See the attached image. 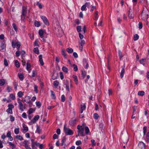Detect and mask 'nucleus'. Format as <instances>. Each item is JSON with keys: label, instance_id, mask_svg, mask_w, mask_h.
Returning a JSON list of instances; mask_svg holds the SVG:
<instances>
[{"label": "nucleus", "instance_id": "cd10ccee", "mask_svg": "<svg viewBox=\"0 0 149 149\" xmlns=\"http://www.w3.org/2000/svg\"><path fill=\"white\" fill-rule=\"evenodd\" d=\"M66 51L69 53H71L73 52V49L71 48H67L66 49Z\"/></svg>", "mask_w": 149, "mask_h": 149}, {"label": "nucleus", "instance_id": "1a4fd4ad", "mask_svg": "<svg viewBox=\"0 0 149 149\" xmlns=\"http://www.w3.org/2000/svg\"><path fill=\"white\" fill-rule=\"evenodd\" d=\"M42 20L44 23L46 25H48L49 24V22L48 21L47 18L45 16H40Z\"/></svg>", "mask_w": 149, "mask_h": 149}, {"label": "nucleus", "instance_id": "de8ad7c7", "mask_svg": "<svg viewBox=\"0 0 149 149\" xmlns=\"http://www.w3.org/2000/svg\"><path fill=\"white\" fill-rule=\"evenodd\" d=\"M33 111V109L32 108H30L29 110L28 113L29 115H30Z\"/></svg>", "mask_w": 149, "mask_h": 149}, {"label": "nucleus", "instance_id": "6e6d98bb", "mask_svg": "<svg viewBox=\"0 0 149 149\" xmlns=\"http://www.w3.org/2000/svg\"><path fill=\"white\" fill-rule=\"evenodd\" d=\"M16 44L17 48L18 50H19L21 45L20 44L19 42H16Z\"/></svg>", "mask_w": 149, "mask_h": 149}, {"label": "nucleus", "instance_id": "0e129e2a", "mask_svg": "<svg viewBox=\"0 0 149 149\" xmlns=\"http://www.w3.org/2000/svg\"><path fill=\"white\" fill-rule=\"evenodd\" d=\"M139 28V29H141L142 28L143 26L141 22H139L138 24Z\"/></svg>", "mask_w": 149, "mask_h": 149}, {"label": "nucleus", "instance_id": "423d86ee", "mask_svg": "<svg viewBox=\"0 0 149 149\" xmlns=\"http://www.w3.org/2000/svg\"><path fill=\"white\" fill-rule=\"evenodd\" d=\"M8 109L6 111L8 113L12 114L13 113L12 109L14 108L13 105L11 104H9L8 105Z\"/></svg>", "mask_w": 149, "mask_h": 149}, {"label": "nucleus", "instance_id": "f704fd0d", "mask_svg": "<svg viewBox=\"0 0 149 149\" xmlns=\"http://www.w3.org/2000/svg\"><path fill=\"white\" fill-rule=\"evenodd\" d=\"M23 130L25 131V132H27L28 130V128L25 125L23 126Z\"/></svg>", "mask_w": 149, "mask_h": 149}, {"label": "nucleus", "instance_id": "2f4dec72", "mask_svg": "<svg viewBox=\"0 0 149 149\" xmlns=\"http://www.w3.org/2000/svg\"><path fill=\"white\" fill-rule=\"evenodd\" d=\"M12 91V89L11 87L8 86L7 87V91L8 92H10Z\"/></svg>", "mask_w": 149, "mask_h": 149}, {"label": "nucleus", "instance_id": "39448f33", "mask_svg": "<svg viewBox=\"0 0 149 149\" xmlns=\"http://www.w3.org/2000/svg\"><path fill=\"white\" fill-rule=\"evenodd\" d=\"M40 116L38 115L35 116L34 118L30 121L29 124L31 125H32L35 123L39 118Z\"/></svg>", "mask_w": 149, "mask_h": 149}, {"label": "nucleus", "instance_id": "052dcab7", "mask_svg": "<svg viewBox=\"0 0 149 149\" xmlns=\"http://www.w3.org/2000/svg\"><path fill=\"white\" fill-rule=\"evenodd\" d=\"M61 101L64 102L65 100V97L64 95H62L61 96Z\"/></svg>", "mask_w": 149, "mask_h": 149}, {"label": "nucleus", "instance_id": "f257e3e1", "mask_svg": "<svg viewBox=\"0 0 149 149\" xmlns=\"http://www.w3.org/2000/svg\"><path fill=\"white\" fill-rule=\"evenodd\" d=\"M77 128L78 130V132L79 135H80L82 136H84L85 135V134L84 132V127L82 126L78 125Z\"/></svg>", "mask_w": 149, "mask_h": 149}, {"label": "nucleus", "instance_id": "9b49d317", "mask_svg": "<svg viewBox=\"0 0 149 149\" xmlns=\"http://www.w3.org/2000/svg\"><path fill=\"white\" fill-rule=\"evenodd\" d=\"M18 103L19 104V110L22 111H23L24 108L23 107L22 103L20 101H18Z\"/></svg>", "mask_w": 149, "mask_h": 149}, {"label": "nucleus", "instance_id": "0eeeda50", "mask_svg": "<svg viewBox=\"0 0 149 149\" xmlns=\"http://www.w3.org/2000/svg\"><path fill=\"white\" fill-rule=\"evenodd\" d=\"M56 33L58 36L61 37L63 34V32L62 29L60 28L56 29Z\"/></svg>", "mask_w": 149, "mask_h": 149}, {"label": "nucleus", "instance_id": "a878e982", "mask_svg": "<svg viewBox=\"0 0 149 149\" xmlns=\"http://www.w3.org/2000/svg\"><path fill=\"white\" fill-rule=\"evenodd\" d=\"M125 73V70L124 68H123V69L122 70L120 74V77L122 78L123 77L124 74Z\"/></svg>", "mask_w": 149, "mask_h": 149}, {"label": "nucleus", "instance_id": "bf43d9fd", "mask_svg": "<svg viewBox=\"0 0 149 149\" xmlns=\"http://www.w3.org/2000/svg\"><path fill=\"white\" fill-rule=\"evenodd\" d=\"M81 27L80 26H78L77 27V29L78 32H80L81 31Z\"/></svg>", "mask_w": 149, "mask_h": 149}, {"label": "nucleus", "instance_id": "ea45409f", "mask_svg": "<svg viewBox=\"0 0 149 149\" xmlns=\"http://www.w3.org/2000/svg\"><path fill=\"white\" fill-rule=\"evenodd\" d=\"M62 55L65 58H67V55L66 54L64 50H62Z\"/></svg>", "mask_w": 149, "mask_h": 149}, {"label": "nucleus", "instance_id": "49530a36", "mask_svg": "<svg viewBox=\"0 0 149 149\" xmlns=\"http://www.w3.org/2000/svg\"><path fill=\"white\" fill-rule=\"evenodd\" d=\"M36 105L37 107H40L41 106V104L39 101L36 102Z\"/></svg>", "mask_w": 149, "mask_h": 149}, {"label": "nucleus", "instance_id": "ddd939ff", "mask_svg": "<svg viewBox=\"0 0 149 149\" xmlns=\"http://www.w3.org/2000/svg\"><path fill=\"white\" fill-rule=\"evenodd\" d=\"M30 98H31L29 96H26L25 97L24 101L27 103H29L31 102L30 100Z\"/></svg>", "mask_w": 149, "mask_h": 149}, {"label": "nucleus", "instance_id": "f03ea898", "mask_svg": "<svg viewBox=\"0 0 149 149\" xmlns=\"http://www.w3.org/2000/svg\"><path fill=\"white\" fill-rule=\"evenodd\" d=\"M66 125H65L64 127V130L65 134L67 135H72L73 134V132L69 128L66 127Z\"/></svg>", "mask_w": 149, "mask_h": 149}, {"label": "nucleus", "instance_id": "8fccbe9b", "mask_svg": "<svg viewBox=\"0 0 149 149\" xmlns=\"http://www.w3.org/2000/svg\"><path fill=\"white\" fill-rule=\"evenodd\" d=\"M4 64L6 66L8 65L7 60L6 58H4Z\"/></svg>", "mask_w": 149, "mask_h": 149}, {"label": "nucleus", "instance_id": "7ed1b4c3", "mask_svg": "<svg viewBox=\"0 0 149 149\" xmlns=\"http://www.w3.org/2000/svg\"><path fill=\"white\" fill-rule=\"evenodd\" d=\"M22 14L21 15V19L24 20L26 15L27 8L25 6H23L22 9Z\"/></svg>", "mask_w": 149, "mask_h": 149}, {"label": "nucleus", "instance_id": "e2e57ef3", "mask_svg": "<svg viewBox=\"0 0 149 149\" xmlns=\"http://www.w3.org/2000/svg\"><path fill=\"white\" fill-rule=\"evenodd\" d=\"M20 54H21L20 52L18 50L16 51V54L17 56L19 57L20 56Z\"/></svg>", "mask_w": 149, "mask_h": 149}, {"label": "nucleus", "instance_id": "aec40b11", "mask_svg": "<svg viewBox=\"0 0 149 149\" xmlns=\"http://www.w3.org/2000/svg\"><path fill=\"white\" fill-rule=\"evenodd\" d=\"M39 34L40 36V37L41 38H43V35L44 34V32L42 30H40L39 31Z\"/></svg>", "mask_w": 149, "mask_h": 149}, {"label": "nucleus", "instance_id": "412c9836", "mask_svg": "<svg viewBox=\"0 0 149 149\" xmlns=\"http://www.w3.org/2000/svg\"><path fill=\"white\" fill-rule=\"evenodd\" d=\"M145 92L143 91H139L138 93V95L141 96H143Z\"/></svg>", "mask_w": 149, "mask_h": 149}, {"label": "nucleus", "instance_id": "603ef678", "mask_svg": "<svg viewBox=\"0 0 149 149\" xmlns=\"http://www.w3.org/2000/svg\"><path fill=\"white\" fill-rule=\"evenodd\" d=\"M41 131V130L40 127L38 126L37 127L36 132L40 133Z\"/></svg>", "mask_w": 149, "mask_h": 149}, {"label": "nucleus", "instance_id": "473e14b6", "mask_svg": "<svg viewBox=\"0 0 149 149\" xmlns=\"http://www.w3.org/2000/svg\"><path fill=\"white\" fill-rule=\"evenodd\" d=\"M33 52L36 54H38L39 53V51L38 47H36L34 49Z\"/></svg>", "mask_w": 149, "mask_h": 149}, {"label": "nucleus", "instance_id": "774afa93", "mask_svg": "<svg viewBox=\"0 0 149 149\" xmlns=\"http://www.w3.org/2000/svg\"><path fill=\"white\" fill-rule=\"evenodd\" d=\"M118 54H119V57L120 59H121V58L123 57V55H122V53L121 51H119Z\"/></svg>", "mask_w": 149, "mask_h": 149}, {"label": "nucleus", "instance_id": "c9c22d12", "mask_svg": "<svg viewBox=\"0 0 149 149\" xmlns=\"http://www.w3.org/2000/svg\"><path fill=\"white\" fill-rule=\"evenodd\" d=\"M13 27L15 31H17V26L15 23H13L12 24Z\"/></svg>", "mask_w": 149, "mask_h": 149}, {"label": "nucleus", "instance_id": "4be33fe9", "mask_svg": "<svg viewBox=\"0 0 149 149\" xmlns=\"http://www.w3.org/2000/svg\"><path fill=\"white\" fill-rule=\"evenodd\" d=\"M16 138L19 140L20 141H22L23 140V137L21 135H17L16 136Z\"/></svg>", "mask_w": 149, "mask_h": 149}, {"label": "nucleus", "instance_id": "7c9ffc66", "mask_svg": "<svg viewBox=\"0 0 149 149\" xmlns=\"http://www.w3.org/2000/svg\"><path fill=\"white\" fill-rule=\"evenodd\" d=\"M17 95L18 97H21L24 94L22 91H20L18 92Z\"/></svg>", "mask_w": 149, "mask_h": 149}, {"label": "nucleus", "instance_id": "680f3d73", "mask_svg": "<svg viewBox=\"0 0 149 149\" xmlns=\"http://www.w3.org/2000/svg\"><path fill=\"white\" fill-rule=\"evenodd\" d=\"M35 25L36 26L39 27L40 26L39 23L37 21H35L34 22Z\"/></svg>", "mask_w": 149, "mask_h": 149}, {"label": "nucleus", "instance_id": "20e7f679", "mask_svg": "<svg viewBox=\"0 0 149 149\" xmlns=\"http://www.w3.org/2000/svg\"><path fill=\"white\" fill-rule=\"evenodd\" d=\"M147 11H143L141 15V18L143 20L146 21L148 18V15Z\"/></svg>", "mask_w": 149, "mask_h": 149}, {"label": "nucleus", "instance_id": "6e6552de", "mask_svg": "<svg viewBox=\"0 0 149 149\" xmlns=\"http://www.w3.org/2000/svg\"><path fill=\"white\" fill-rule=\"evenodd\" d=\"M1 46L0 47V50L3 51V50H6V45L5 41L3 40L1 42Z\"/></svg>", "mask_w": 149, "mask_h": 149}, {"label": "nucleus", "instance_id": "2eb2a0df", "mask_svg": "<svg viewBox=\"0 0 149 149\" xmlns=\"http://www.w3.org/2000/svg\"><path fill=\"white\" fill-rule=\"evenodd\" d=\"M42 55H40L39 56V61L40 63V64L41 65H44V62L42 59Z\"/></svg>", "mask_w": 149, "mask_h": 149}, {"label": "nucleus", "instance_id": "5701e85b", "mask_svg": "<svg viewBox=\"0 0 149 149\" xmlns=\"http://www.w3.org/2000/svg\"><path fill=\"white\" fill-rule=\"evenodd\" d=\"M5 82V80L4 79H0V86H3Z\"/></svg>", "mask_w": 149, "mask_h": 149}, {"label": "nucleus", "instance_id": "864d4df0", "mask_svg": "<svg viewBox=\"0 0 149 149\" xmlns=\"http://www.w3.org/2000/svg\"><path fill=\"white\" fill-rule=\"evenodd\" d=\"M93 117L95 119H97L99 117V116L97 113H95L94 114Z\"/></svg>", "mask_w": 149, "mask_h": 149}, {"label": "nucleus", "instance_id": "72a5a7b5", "mask_svg": "<svg viewBox=\"0 0 149 149\" xmlns=\"http://www.w3.org/2000/svg\"><path fill=\"white\" fill-rule=\"evenodd\" d=\"M10 98L13 100H15L16 98L15 95L13 94H10Z\"/></svg>", "mask_w": 149, "mask_h": 149}, {"label": "nucleus", "instance_id": "3c124183", "mask_svg": "<svg viewBox=\"0 0 149 149\" xmlns=\"http://www.w3.org/2000/svg\"><path fill=\"white\" fill-rule=\"evenodd\" d=\"M81 75H82V78L84 79L85 78L86 75V72L85 71L82 72Z\"/></svg>", "mask_w": 149, "mask_h": 149}, {"label": "nucleus", "instance_id": "13d9d810", "mask_svg": "<svg viewBox=\"0 0 149 149\" xmlns=\"http://www.w3.org/2000/svg\"><path fill=\"white\" fill-rule=\"evenodd\" d=\"M86 6L84 5L81 6V10L82 11H84L85 10H86Z\"/></svg>", "mask_w": 149, "mask_h": 149}, {"label": "nucleus", "instance_id": "4468645a", "mask_svg": "<svg viewBox=\"0 0 149 149\" xmlns=\"http://www.w3.org/2000/svg\"><path fill=\"white\" fill-rule=\"evenodd\" d=\"M76 119L75 118H72L69 121V124L71 125H73L76 123Z\"/></svg>", "mask_w": 149, "mask_h": 149}, {"label": "nucleus", "instance_id": "393cba45", "mask_svg": "<svg viewBox=\"0 0 149 149\" xmlns=\"http://www.w3.org/2000/svg\"><path fill=\"white\" fill-rule=\"evenodd\" d=\"M59 82L57 80H55L53 82V85L55 87H57L59 85Z\"/></svg>", "mask_w": 149, "mask_h": 149}, {"label": "nucleus", "instance_id": "e433bc0d", "mask_svg": "<svg viewBox=\"0 0 149 149\" xmlns=\"http://www.w3.org/2000/svg\"><path fill=\"white\" fill-rule=\"evenodd\" d=\"M15 133L16 134H18L19 133V128H16L14 130Z\"/></svg>", "mask_w": 149, "mask_h": 149}, {"label": "nucleus", "instance_id": "f8f14e48", "mask_svg": "<svg viewBox=\"0 0 149 149\" xmlns=\"http://www.w3.org/2000/svg\"><path fill=\"white\" fill-rule=\"evenodd\" d=\"M83 63L84 68L86 69H87L88 67V64L86 59H83Z\"/></svg>", "mask_w": 149, "mask_h": 149}, {"label": "nucleus", "instance_id": "a19ab883", "mask_svg": "<svg viewBox=\"0 0 149 149\" xmlns=\"http://www.w3.org/2000/svg\"><path fill=\"white\" fill-rule=\"evenodd\" d=\"M85 134H87L89 132V130L88 127H86L85 128Z\"/></svg>", "mask_w": 149, "mask_h": 149}, {"label": "nucleus", "instance_id": "69168bd1", "mask_svg": "<svg viewBox=\"0 0 149 149\" xmlns=\"http://www.w3.org/2000/svg\"><path fill=\"white\" fill-rule=\"evenodd\" d=\"M85 44V41L84 40H81L80 43V45L83 46Z\"/></svg>", "mask_w": 149, "mask_h": 149}, {"label": "nucleus", "instance_id": "09e8293b", "mask_svg": "<svg viewBox=\"0 0 149 149\" xmlns=\"http://www.w3.org/2000/svg\"><path fill=\"white\" fill-rule=\"evenodd\" d=\"M75 143L77 145L79 146L81 144V141L78 140Z\"/></svg>", "mask_w": 149, "mask_h": 149}, {"label": "nucleus", "instance_id": "5fc2aeb1", "mask_svg": "<svg viewBox=\"0 0 149 149\" xmlns=\"http://www.w3.org/2000/svg\"><path fill=\"white\" fill-rule=\"evenodd\" d=\"M17 45L16 43H15L14 40H13L12 42V45L13 48H14L15 47V45Z\"/></svg>", "mask_w": 149, "mask_h": 149}, {"label": "nucleus", "instance_id": "f3484780", "mask_svg": "<svg viewBox=\"0 0 149 149\" xmlns=\"http://www.w3.org/2000/svg\"><path fill=\"white\" fill-rule=\"evenodd\" d=\"M28 141H24L22 142V146H23L25 148L29 146L28 144Z\"/></svg>", "mask_w": 149, "mask_h": 149}, {"label": "nucleus", "instance_id": "79ce46f5", "mask_svg": "<svg viewBox=\"0 0 149 149\" xmlns=\"http://www.w3.org/2000/svg\"><path fill=\"white\" fill-rule=\"evenodd\" d=\"M36 5L38 6L40 9H42V4L39 3V2L38 1L37 2Z\"/></svg>", "mask_w": 149, "mask_h": 149}, {"label": "nucleus", "instance_id": "b1692460", "mask_svg": "<svg viewBox=\"0 0 149 149\" xmlns=\"http://www.w3.org/2000/svg\"><path fill=\"white\" fill-rule=\"evenodd\" d=\"M18 75L19 79L21 81L23 80L24 79V76L22 74H18Z\"/></svg>", "mask_w": 149, "mask_h": 149}, {"label": "nucleus", "instance_id": "4d7b16f0", "mask_svg": "<svg viewBox=\"0 0 149 149\" xmlns=\"http://www.w3.org/2000/svg\"><path fill=\"white\" fill-rule=\"evenodd\" d=\"M31 67V65L29 63H27V66H26V69L28 70H29V68Z\"/></svg>", "mask_w": 149, "mask_h": 149}, {"label": "nucleus", "instance_id": "6ab92c4d", "mask_svg": "<svg viewBox=\"0 0 149 149\" xmlns=\"http://www.w3.org/2000/svg\"><path fill=\"white\" fill-rule=\"evenodd\" d=\"M132 10L131 9H129V10L128 17L130 19L133 18V17L132 15Z\"/></svg>", "mask_w": 149, "mask_h": 149}, {"label": "nucleus", "instance_id": "c756f323", "mask_svg": "<svg viewBox=\"0 0 149 149\" xmlns=\"http://www.w3.org/2000/svg\"><path fill=\"white\" fill-rule=\"evenodd\" d=\"M62 70L65 73H67L68 72V69L65 67L63 66L62 68Z\"/></svg>", "mask_w": 149, "mask_h": 149}, {"label": "nucleus", "instance_id": "9d476101", "mask_svg": "<svg viewBox=\"0 0 149 149\" xmlns=\"http://www.w3.org/2000/svg\"><path fill=\"white\" fill-rule=\"evenodd\" d=\"M138 146L141 149H145V146L144 143L141 142H139L138 143Z\"/></svg>", "mask_w": 149, "mask_h": 149}, {"label": "nucleus", "instance_id": "c85d7f7f", "mask_svg": "<svg viewBox=\"0 0 149 149\" xmlns=\"http://www.w3.org/2000/svg\"><path fill=\"white\" fill-rule=\"evenodd\" d=\"M98 14V12L97 11H96L95 12V17L94 18V19L95 20H97L98 19V17L97 16Z\"/></svg>", "mask_w": 149, "mask_h": 149}, {"label": "nucleus", "instance_id": "4c0bfd02", "mask_svg": "<svg viewBox=\"0 0 149 149\" xmlns=\"http://www.w3.org/2000/svg\"><path fill=\"white\" fill-rule=\"evenodd\" d=\"M15 65L16 66L17 68L19 67L20 65L19 63L17 60H16L15 62Z\"/></svg>", "mask_w": 149, "mask_h": 149}, {"label": "nucleus", "instance_id": "58836bf2", "mask_svg": "<svg viewBox=\"0 0 149 149\" xmlns=\"http://www.w3.org/2000/svg\"><path fill=\"white\" fill-rule=\"evenodd\" d=\"M139 38V36L137 34H135L134 36V40H137Z\"/></svg>", "mask_w": 149, "mask_h": 149}, {"label": "nucleus", "instance_id": "dca6fc26", "mask_svg": "<svg viewBox=\"0 0 149 149\" xmlns=\"http://www.w3.org/2000/svg\"><path fill=\"white\" fill-rule=\"evenodd\" d=\"M72 77L74 79L75 84L77 85L78 84V81L77 77L76 75H73L72 76Z\"/></svg>", "mask_w": 149, "mask_h": 149}, {"label": "nucleus", "instance_id": "bb28decb", "mask_svg": "<svg viewBox=\"0 0 149 149\" xmlns=\"http://www.w3.org/2000/svg\"><path fill=\"white\" fill-rule=\"evenodd\" d=\"M50 92L51 93V96L52 98L53 99H55L56 98V97L54 93L51 90Z\"/></svg>", "mask_w": 149, "mask_h": 149}, {"label": "nucleus", "instance_id": "a211bd4d", "mask_svg": "<svg viewBox=\"0 0 149 149\" xmlns=\"http://www.w3.org/2000/svg\"><path fill=\"white\" fill-rule=\"evenodd\" d=\"M86 109V106L85 104L81 105V110L80 112L82 113L83 112V111Z\"/></svg>", "mask_w": 149, "mask_h": 149}, {"label": "nucleus", "instance_id": "37998d69", "mask_svg": "<svg viewBox=\"0 0 149 149\" xmlns=\"http://www.w3.org/2000/svg\"><path fill=\"white\" fill-rule=\"evenodd\" d=\"M34 91L36 93H37L38 92V86L36 85H34Z\"/></svg>", "mask_w": 149, "mask_h": 149}, {"label": "nucleus", "instance_id": "338daca9", "mask_svg": "<svg viewBox=\"0 0 149 149\" xmlns=\"http://www.w3.org/2000/svg\"><path fill=\"white\" fill-rule=\"evenodd\" d=\"M22 116L23 118H27L26 114L25 113H23L22 114Z\"/></svg>", "mask_w": 149, "mask_h": 149}, {"label": "nucleus", "instance_id": "a18cd8bd", "mask_svg": "<svg viewBox=\"0 0 149 149\" xmlns=\"http://www.w3.org/2000/svg\"><path fill=\"white\" fill-rule=\"evenodd\" d=\"M66 138L65 137H63L62 139V143H61L62 146L63 145L64 143L66 141Z\"/></svg>", "mask_w": 149, "mask_h": 149}, {"label": "nucleus", "instance_id": "c03bdc74", "mask_svg": "<svg viewBox=\"0 0 149 149\" xmlns=\"http://www.w3.org/2000/svg\"><path fill=\"white\" fill-rule=\"evenodd\" d=\"M147 129V127L146 126H145L143 127V135H144L146 132V130Z\"/></svg>", "mask_w": 149, "mask_h": 149}]
</instances>
